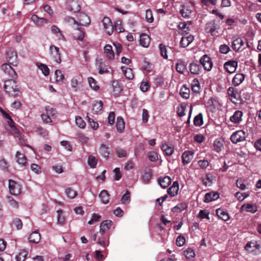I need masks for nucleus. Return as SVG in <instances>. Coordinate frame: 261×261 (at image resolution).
Returning a JSON list of instances; mask_svg holds the SVG:
<instances>
[{
  "instance_id": "nucleus-9",
  "label": "nucleus",
  "mask_w": 261,
  "mask_h": 261,
  "mask_svg": "<svg viewBox=\"0 0 261 261\" xmlns=\"http://www.w3.org/2000/svg\"><path fill=\"white\" fill-rule=\"evenodd\" d=\"M260 246L256 241H251L246 244V250L249 253L257 254L258 252Z\"/></svg>"
},
{
  "instance_id": "nucleus-25",
  "label": "nucleus",
  "mask_w": 261,
  "mask_h": 261,
  "mask_svg": "<svg viewBox=\"0 0 261 261\" xmlns=\"http://www.w3.org/2000/svg\"><path fill=\"white\" fill-rule=\"evenodd\" d=\"M179 190V185L177 181L173 182L171 187H170L168 190V193L171 196L173 197L177 194L178 191Z\"/></svg>"
},
{
  "instance_id": "nucleus-23",
  "label": "nucleus",
  "mask_w": 261,
  "mask_h": 261,
  "mask_svg": "<svg viewBox=\"0 0 261 261\" xmlns=\"http://www.w3.org/2000/svg\"><path fill=\"white\" fill-rule=\"evenodd\" d=\"M112 93L115 96L119 95L122 91V88L117 81H113L112 82Z\"/></svg>"
},
{
  "instance_id": "nucleus-8",
  "label": "nucleus",
  "mask_w": 261,
  "mask_h": 261,
  "mask_svg": "<svg viewBox=\"0 0 261 261\" xmlns=\"http://www.w3.org/2000/svg\"><path fill=\"white\" fill-rule=\"evenodd\" d=\"M2 69L4 72L10 77L13 79L16 78L17 74L15 71L7 63H4L2 65Z\"/></svg>"
},
{
  "instance_id": "nucleus-5",
  "label": "nucleus",
  "mask_w": 261,
  "mask_h": 261,
  "mask_svg": "<svg viewBox=\"0 0 261 261\" xmlns=\"http://www.w3.org/2000/svg\"><path fill=\"white\" fill-rule=\"evenodd\" d=\"M9 188L10 193L12 195H18L21 193L20 186L12 179L9 181Z\"/></svg>"
},
{
  "instance_id": "nucleus-47",
  "label": "nucleus",
  "mask_w": 261,
  "mask_h": 261,
  "mask_svg": "<svg viewBox=\"0 0 261 261\" xmlns=\"http://www.w3.org/2000/svg\"><path fill=\"white\" fill-rule=\"evenodd\" d=\"M184 254L187 259H191L195 256V251L191 248H188L185 250L184 251Z\"/></svg>"
},
{
  "instance_id": "nucleus-36",
  "label": "nucleus",
  "mask_w": 261,
  "mask_h": 261,
  "mask_svg": "<svg viewBox=\"0 0 261 261\" xmlns=\"http://www.w3.org/2000/svg\"><path fill=\"white\" fill-rule=\"evenodd\" d=\"M161 149L168 156H171L174 152V148L171 145L167 144H163Z\"/></svg>"
},
{
  "instance_id": "nucleus-53",
  "label": "nucleus",
  "mask_w": 261,
  "mask_h": 261,
  "mask_svg": "<svg viewBox=\"0 0 261 261\" xmlns=\"http://www.w3.org/2000/svg\"><path fill=\"white\" fill-rule=\"evenodd\" d=\"M88 163L91 168H95L97 163V160L95 156L90 155L88 158Z\"/></svg>"
},
{
  "instance_id": "nucleus-33",
  "label": "nucleus",
  "mask_w": 261,
  "mask_h": 261,
  "mask_svg": "<svg viewBox=\"0 0 261 261\" xmlns=\"http://www.w3.org/2000/svg\"><path fill=\"white\" fill-rule=\"evenodd\" d=\"M243 112L240 111H236L233 115L230 117V120L235 123H239L242 120Z\"/></svg>"
},
{
  "instance_id": "nucleus-41",
  "label": "nucleus",
  "mask_w": 261,
  "mask_h": 261,
  "mask_svg": "<svg viewBox=\"0 0 261 261\" xmlns=\"http://www.w3.org/2000/svg\"><path fill=\"white\" fill-rule=\"evenodd\" d=\"M187 207V204L185 202L180 203L172 208V212L174 213H179L184 211Z\"/></svg>"
},
{
  "instance_id": "nucleus-26",
  "label": "nucleus",
  "mask_w": 261,
  "mask_h": 261,
  "mask_svg": "<svg viewBox=\"0 0 261 261\" xmlns=\"http://www.w3.org/2000/svg\"><path fill=\"white\" fill-rule=\"evenodd\" d=\"M180 13L183 17L188 18L190 17L192 10L190 7L183 5L182 6V9L180 10Z\"/></svg>"
},
{
  "instance_id": "nucleus-29",
  "label": "nucleus",
  "mask_w": 261,
  "mask_h": 261,
  "mask_svg": "<svg viewBox=\"0 0 261 261\" xmlns=\"http://www.w3.org/2000/svg\"><path fill=\"white\" fill-rule=\"evenodd\" d=\"M41 236L37 231L32 232L29 238V240L31 243L37 244L40 242Z\"/></svg>"
},
{
  "instance_id": "nucleus-37",
  "label": "nucleus",
  "mask_w": 261,
  "mask_h": 261,
  "mask_svg": "<svg viewBox=\"0 0 261 261\" xmlns=\"http://www.w3.org/2000/svg\"><path fill=\"white\" fill-rule=\"evenodd\" d=\"M244 79L245 75L243 74H236L233 78L232 83L236 86H238L244 81Z\"/></svg>"
},
{
  "instance_id": "nucleus-19",
  "label": "nucleus",
  "mask_w": 261,
  "mask_h": 261,
  "mask_svg": "<svg viewBox=\"0 0 261 261\" xmlns=\"http://www.w3.org/2000/svg\"><path fill=\"white\" fill-rule=\"evenodd\" d=\"M17 163L21 167L25 166L27 164V159L25 155L19 151H17L15 155Z\"/></svg>"
},
{
  "instance_id": "nucleus-13",
  "label": "nucleus",
  "mask_w": 261,
  "mask_h": 261,
  "mask_svg": "<svg viewBox=\"0 0 261 261\" xmlns=\"http://www.w3.org/2000/svg\"><path fill=\"white\" fill-rule=\"evenodd\" d=\"M67 9L70 12L75 13L80 10L81 6L77 1L71 0L68 2Z\"/></svg>"
},
{
  "instance_id": "nucleus-24",
  "label": "nucleus",
  "mask_w": 261,
  "mask_h": 261,
  "mask_svg": "<svg viewBox=\"0 0 261 261\" xmlns=\"http://www.w3.org/2000/svg\"><path fill=\"white\" fill-rule=\"evenodd\" d=\"M104 53L108 59L110 60L114 59V54L111 45L107 44L104 47Z\"/></svg>"
},
{
  "instance_id": "nucleus-51",
  "label": "nucleus",
  "mask_w": 261,
  "mask_h": 261,
  "mask_svg": "<svg viewBox=\"0 0 261 261\" xmlns=\"http://www.w3.org/2000/svg\"><path fill=\"white\" fill-rule=\"evenodd\" d=\"M28 255V252L25 250H21L15 257L16 261H24Z\"/></svg>"
},
{
  "instance_id": "nucleus-49",
  "label": "nucleus",
  "mask_w": 261,
  "mask_h": 261,
  "mask_svg": "<svg viewBox=\"0 0 261 261\" xmlns=\"http://www.w3.org/2000/svg\"><path fill=\"white\" fill-rule=\"evenodd\" d=\"M66 196L70 199H73L77 195V192L71 188H68L65 190Z\"/></svg>"
},
{
  "instance_id": "nucleus-12",
  "label": "nucleus",
  "mask_w": 261,
  "mask_h": 261,
  "mask_svg": "<svg viewBox=\"0 0 261 261\" xmlns=\"http://www.w3.org/2000/svg\"><path fill=\"white\" fill-rule=\"evenodd\" d=\"M194 157V152L191 150H186L181 155L182 162L184 165L189 164Z\"/></svg>"
},
{
  "instance_id": "nucleus-6",
  "label": "nucleus",
  "mask_w": 261,
  "mask_h": 261,
  "mask_svg": "<svg viewBox=\"0 0 261 261\" xmlns=\"http://www.w3.org/2000/svg\"><path fill=\"white\" fill-rule=\"evenodd\" d=\"M103 29L106 32L111 35L114 31V27L110 18L105 17L102 20Z\"/></svg>"
},
{
  "instance_id": "nucleus-15",
  "label": "nucleus",
  "mask_w": 261,
  "mask_h": 261,
  "mask_svg": "<svg viewBox=\"0 0 261 261\" xmlns=\"http://www.w3.org/2000/svg\"><path fill=\"white\" fill-rule=\"evenodd\" d=\"M243 45L244 41L243 39L240 37H237L233 39L232 47L236 51H241L243 49V48H242Z\"/></svg>"
},
{
  "instance_id": "nucleus-30",
  "label": "nucleus",
  "mask_w": 261,
  "mask_h": 261,
  "mask_svg": "<svg viewBox=\"0 0 261 261\" xmlns=\"http://www.w3.org/2000/svg\"><path fill=\"white\" fill-rule=\"evenodd\" d=\"M99 197L102 203L107 204L109 203L110 200V194L107 190H102L99 194Z\"/></svg>"
},
{
  "instance_id": "nucleus-28",
  "label": "nucleus",
  "mask_w": 261,
  "mask_h": 261,
  "mask_svg": "<svg viewBox=\"0 0 261 261\" xmlns=\"http://www.w3.org/2000/svg\"><path fill=\"white\" fill-rule=\"evenodd\" d=\"M150 43V38L145 34H142L140 37V44L144 47H148Z\"/></svg>"
},
{
  "instance_id": "nucleus-40",
  "label": "nucleus",
  "mask_w": 261,
  "mask_h": 261,
  "mask_svg": "<svg viewBox=\"0 0 261 261\" xmlns=\"http://www.w3.org/2000/svg\"><path fill=\"white\" fill-rule=\"evenodd\" d=\"M125 123L123 118L121 117H117L116 122L117 130L118 132L121 133L124 128Z\"/></svg>"
},
{
  "instance_id": "nucleus-7",
  "label": "nucleus",
  "mask_w": 261,
  "mask_h": 261,
  "mask_svg": "<svg viewBox=\"0 0 261 261\" xmlns=\"http://www.w3.org/2000/svg\"><path fill=\"white\" fill-rule=\"evenodd\" d=\"M230 139L233 143H238L245 140V132L243 130L236 131L232 134Z\"/></svg>"
},
{
  "instance_id": "nucleus-1",
  "label": "nucleus",
  "mask_w": 261,
  "mask_h": 261,
  "mask_svg": "<svg viewBox=\"0 0 261 261\" xmlns=\"http://www.w3.org/2000/svg\"><path fill=\"white\" fill-rule=\"evenodd\" d=\"M4 89L7 93L13 97L17 96L19 93V87L13 79L5 81Z\"/></svg>"
},
{
  "instance_id": "nucleus-2",
  "label": "nucleus",
  "mask_w": 261,
  "mask_h": 261,
  "mask_svg": "<svg viewBox=\"0 0 261 261\" xmlns=\"http://www.w3.org/2000/svg\"><path fill=\"white\" fill-rule=\"evenodd\" d=\"M7 62L13 66H17L18 63L17 53L12 49L8 50L6 53Z\"/></svg>"
},
{
  "instance_id": "nucleus-17",
  "label": "nucleus",
  "mask_w": 261,
  "mask_h": 261,
  "mask_svg": "<svg viewBox=\"0 0 261 261\" xmlns=\"http://www.w3.org/2000/svg\"><path fill=\"white\" fill-rule=\"evenodd\" d=\"M31 20L38 27H41L48 22L47 19L43 17H39L35 14L31 16Z\"/></svg>"
},
{
  "instance_id": "nucleus-31",
  "label": "nucleus",
  "mask_w": 261,
  "mask_h": 261,
  "mask_svg": "<svg viewBox=\"0 0 261 261\" xmlns=\"http://www.w3.org/2000/svg\"><path fill=\"white\" fill-rule=\"evenodd\" d=\"M159 182L161 186L165 189L169 186L171 182V179L168 176H165L164 177H160L159 179Z\"/></svg>"
},
{
  "instance_id": "nucleus-34",
  "label": "nucleus",
  "mask_w": 261,
  "mask_h": 261,
  "mask_svg": "<svg viewBox=\"0 0 261 261\" xmlns=\"http://www.w3.org/2000/svg\"><path fill=\"white\" fill-rule=\"evenodd\" d=\"M102 109V103L101 101H95L92 105V112L94 114H97Z\"/></svg>"
},
{
  "instance_id": "nucleus-21",
  "label": "nucleus",
  "mask_w": 261,
  "mask_h": 261,
  "mask_svg": "<svg viewBox=\"0 0 261 261\" xmlns=\"http://www.w3.org/2000/svg\"><path fill=\"white\" fill-rule=\"evenodd\" d=\"M176 71L180 73H184L187 70L186 63L181 60H179L176 63Z\"/></svg>"
},
{
  "instance_id": "nucleus-57",
  "label": "nucleus",
  "mask_w": 261,
  "mask_h": 261,
  "mask_svg": "<svg viewBox=\"0 0 261 261\" xmlns=\"http://www.w3.org/2000/svg\"><path fill=\"white\" fill-rule=\"evenodd\" d=\"M160 50L161 52V56L164 58V59H167L168 58V55H167V47L165 45L160 44Z\"/></svg>"
},
{
  "instance_id": "nucleus-39",
  "label": "nucleus",
  "mask_w": 261,
  "mask_h": 261,
  "mask_svg": "<svg viewBox=\"0 0 261 261\" xmlns=\"http://www.w3.org/2000/svg\"><path fill=\"white\" fill-rule=\"evenodd\" d=\"M121 69L126 79L128 80H131L133 79L134 74L133 73V70L131 68H126L125 67L122 66L121 67Z\"/></svg>"
},
{
  "instance_id": "nucleus-38",
  "label": "nucleus",
  "mask_w": 261,
  "mask_h": 261,
  "mask_svg": "<svg viewBox=\"0 0 261 261\" xmlns=\"http://www.w3.org/2000/svg\"><path fill=\"white\" fill-rule=\"evenodd\" d=\"M64 21L65 23L73 27L74 29L79 27L78 21L75 20L73 17L70 16H66L64 18Z\"/></svg>"
},
{
  "instance_id": "nucleus-43",
  "label": "nucleus",
  "mask_w": 261,
  "mask_h": 261,
  "mask_svg": "<svg viewBox=\"0 0 261 261\" xmlns=\"http://www.w3.org/2000/svg\"><path fill=\"white\" fill-rule=\"evenodd\" d=\"M191 88L193 92L199 93L200 90L199 82L197 79H194L191 83Z\"/></svg>"
},
{
  "instance_id": "nucleus-11",
  "label": "nucleus",
  "mask_w": 261,
  "mask_h": 261,
  "mask_svg": "<svg viewBox=\"0 0 261 261\" xmlns=\"http://www.w3.org/2000/svg\"><path fill=\"white\" fill-rule=\"evenodd\" d=\"M113 224V222L110 220H106L103 221L100 225L99 233L101 234H103L106 232L108 231Z\"/></svg>"
},
{
  "instance_id": "nucleus-14",
  "label": "nucleus",
  "mask_w": 261,
  "mask_h": 261,
  "mask_svg": "<svg viewBox=\"0 0 261 261\" xmlns=\"http://www.w3.org/2000/svg\"><path fill=\"white\" fill-rule=\"evenodd\" d=\"M237 65L238 63L237 62L234 61H229L224 64V67L227 72L231 73L236 71Z\"/></svg>"
},
{
  "instance_id": "nucleus-3",
  "label": "nucleus",
  "mask_w": 261,
  "mask_h": 261,
  "mask_svg": "<svg viewBox=\"0 0 261 261\" xmlns=\"http://www.w3.org/2000/svg\"><path fill=\"white\" fill-rule=\"evenodd\" d=\"M200 64L202 65L206 71L211 70L213 63L211 58L207 55H203L200 59Z\"/></svg>"
},
{
  "instance_id": "nucleus-50",
  "label": "nucleus",
  "mask_w": 261,
  "mask_h": 261,
  "mask_svg": "<svg viewBox=\"0 0 261 261\" xmlns=\"http://www.w3.org/2000/svg\"><path fill=\"white\" fill-rule=\"evenodd\" d=\"M187 109V106L185 104H181L177 108V114L179 117H182L185 115V111Z\"/></svg>"
},
{
  "instance_id": "nucleus-60",
  "label": "nucleus",
  "mask_w": 261,
  "mask_h": 261,
  "mask_svg": "<svg viewBox=\"0 0 261 261\" xmlns=\"http://www.w3.org/2000/svg\"><path fill=\"white\" fill-rule=\"evenodd\" d=\"M56 82H62L64 78V75L60 70H56L55 73Z\"/></svg>"
},
{
  "instance_id": "nucleus-64",
  "label": "nucleus",
  "mask_w": 261,
  "mask_h": 261,
  "mask_svg": "<svg viewBox=\"0 0 261 261\" xmlns=\"http://www.w3.org/2000/svg\"><path fill=\"white\" fill-rule=\"evenodd\" d=\"M148 157L151 162H156L158 160V154L154 151H150L148 153Z\"/></svg>"
},
{
  "instance_id": "nucleus-45",
  "label": "nucleus",
  "mask_w": 261,
  "mask_h": 261,
  "mask_svg": "<svg viewBox=\"0 0 261 261\" xmlns=\"http://www.w3.org/2000/svg\"><path fill=\"white\" fill-rule=\"evenodd\" d=\"M227 93L229 95L230 99L233 102V99H238L239 95L236 93L234 89L232 87H229L227 90ZM234 102H235L234 101Z\"/></svg>"
},
{
  "instance_id": "nucleus-61",
  "label": "nucleus",
  "mask_w": 261,
  "mask_h": 261,
  "mask_svg": "<svg viewBox=\"0 0 261 261\" xmlns=\"http://www.w3.org/2000/svg\"><path fill=\"white\" fill-rule=\"evenodd\" d=\"M116 153L118 158H121L126 156V151L120 147H117L116 148Z\"/></svg>"
},
{
  "instance_id": "nucleus-22",
  "label": "nucleus",
  "mask_w": 261,
  "mask_h": 261,
  "mask_svg": "<svg viewBox=\"0 0 261 261\" xmlns=\"http://www.w3.org/2000/svg\"><path fill=\"white\" fill-rule=\"evenodd\" d=\"M82 84L81 78L80 76L73 77L71 80V86L74 89V91H77Z\"/></svg>"
},
{
  "instance_id": "nucleus-18",
  "label": "nucleus",
  "mask_w": 261,
  "mask_h": 261,
  "mask_svg": "<svg viewBox=\"0 0 261 261\" xmlns=\"http://www.w3.org/2000/svg\"><path fill=\"white\" fill-rule=\"evenodd\" d=\"M219 194L216 192H211L205 194L204 196V202L209 203L211 201H214L218 199Z\"/></svg>"
},
{
  "instance_id": "nucleus-62",
  "label": "nucleus",
  "mask_w": 261,
  "mask_h": 261,
  "mask_svg": "<svg viewBox=\"0 0 261 261\" xmlns=\"http://www.w3.org/2000/svg\"><path fill=\"white\" fill-rule=\"evenodd\" d=\"M75 123L76 125L81 128H83L85 127L86 123L80 116H76L75 117Z\"/></svg>"
},
{
  "instance_id": "nucleus-55",
  "label": "nucleus",
  "mask_w": 261,
  "mask_h": 261,
  "mask_svg": "<svg viewBox=\"0 0 261 261\" xmlns=\"http://www.w3.org/2000/svg\"><path fill=\"white\" fill-rule=\"evenodd\" d=\"M88 81L90 87L94 90L99 89V86L96 84V81L92 77L88 78Z\"/></svg>"
},
{
  "instance_id": "nucleus-32",
  "label": "nucleus",
  "mask_w": 261,
  "mask_h": 261,
  "mask_svg": "<svg viewBox=\"0 0 261 261\" xmlns=\"http://www.w3.org/2000/svg\"><path fill=\"white\" fill-rule=\"evenodd\" d=\"M216 214L219 218H220L224 221L228 220L230 218L228 214L223 209H217L216 210Z\"/></svg>"
},
{
  "instance_id": "nucleus-59",
  "label": "nucleus",
  "mask_w": 261,
  "mask_h": 261,
  "mask_svg": "<svg viewBox=\"0 0 261 261\" xmlns=\"http://www.w3.org/2000/svg\"><path fill=\"white\" fill-rule=\"evenodd\" d=\"M38 66L45 76H47L49 74V70L46 65L43 64H40V65H38Z\"/></svg>"
},
{
  "instance_id": "nucleus-42",
  "label": "nucleus",
  "mask_w": 261,
  "mask_h": 261,
  "mask_svg": "<svg viewBox=\"0 0 261 261\" xmlns=\"http://www.w3.org/2000/svg\"><path fill=\"white\" fill-rule=\"evenodd\" d=\"M213 175L207 174L204 177L202 178V181L205 186H210L213 183Z\"/></svg>"
},
{
  "instance_id": "nucleus-4",
  "label": "nucleus",
  "mask_w": 261,
  "mask_h": 261,
  "mask_svg": "<svg viewBox=\"0 0 261 261\" xmlns=\"http://www.w3.org/2000/svg\"><path fill=\"white\" fill-rule=\"evenodd\" d=\"M49 53L52 59L54 61L57 63H61V59L59 47L53 45H51L49 47Z\"/></svg>"
},
{
  "instance_id": "nucleus-56",
  "label": "nucleus",
  "mask_w": 261,
  "mask_h": 261,
  "mask_svg": "<svg viewBox=\"0 0 261 261\" xmlns=\"http://www.w3.org/2000/svg\"><path fill=\"white\" fill-rule=\"evenodd\" d=\"M130 192L126 191V193L121 198V202L123 204H128L130 202Z\"/></svg>"
},
{
  "instance_id": "nucleus-20",
  "label": "nucleus",
  "mask_w": 261,
  "mask_h": 261,
  "mask_svg": "<svg viewBox=\"0 0 261 261\" xmlns=\"http://www.w3.org/2000/svg\"><path fill=\"white\" fill-rule=\"evenodd\" d=\"M194 40L193 36L190 35L188 36H183L180 41V45L182 47H187Z\"/></svg>"
},
{
  "instance_id": "nucleus-52",
  "label": "nucleus",
  "mask_w": 261,
  "mask_h": 261,
  "mask_svg": "<svg viewBox=\"0 0 261 261\" xmlns=\"http://www.w3.org/2000/svg\"><path fill=\"white\" fill-rule=\"evenodd\" d=\"M257 211V207L255 204H246V212L255 213Z\"/></svg>"
},
{
  "instance_id": "nucleus-48",
  "label": "nucleus",
  "mask_w": 261,
  "mask_h": 261,
  "mask_svg": "<svg viewBox=\"0 0 261 261\" xmlns=\"http://www.w3.org/2000/svg\"><path fill=\"white\" fill-rule=\"evenodd\" d=\"M190 89L185 86L182 87L180 90L181 96L185 99H188L190 97Z\"/></svg>"
},
{
  "instance_id": "nucleus-10",
  "label": "nucleus",
  "mask_w": 261,
  "mask_h": 261,
  "mask_svg": "<svg viewBox=\"0 0 261 261\" xmlns=\"http://www.w3.org/2000/svg\"><path fill=\"white\" fill-rule=\"evenodd\" d=\"M189 69L191 73L194 75H198L202 71V68L200 63L192 62L190 64Z\"/></svg>"
},
{
  "instance_id": "nucleus-44",
  "label": "nucleus",
  "mask_w": 261,
  "mask_h": 261,
  "mask_svg": "<svg viewBox=\"0 0 261 261\" xmlns=\"http://www.w3.org/2000/svg\"><path fill=\"white\" fill-rule=\"evenodd\" d=\"M110 67L103 63H99L98 66V72L100 74H105L109 72Z\"/></svg>"
},
{
  "instance_id": "nucleus-16",
  "label": "nucleus",
  "mask_w": 261,
  "mask_h": 261,
  "mask_svg": "<svg viewBox=\"0 0 261 261\" xmlns=\"http://www.w3.org/2000/svg\"><path fill=\"white\" fill-rule=\"evenodd\" d=\"M79 27L80 25L87 26L90 23L89 16L85 13H80L78 17Z\"/></svg>"
},
{
  "instance_id": "nucleus-35",
  "label": "nucleus",
  "mask_w": 261,
  "mask_h": 261,
  "mask_svg": "<svg viewBox=\"0 0 261 261\" xmlns=\"http://www.w3.org/2000/svg\"><path fill=\"white\" fill-rule=\"evenodd\" d=\"M76 32L73 33V37L75 40L82 41L84 38L85 34L83 31L80 29V27L74 28Z\"/></svg>"
},
{
  "instance_id": "nucleus-63",
  "label": "nucleus",
  "mask_w": 261,
  "mask_h": 261,
  "mask_svg": "<svg viewBox=\"0 0 261 261\" xmlns=\"http://www.w3.org/2000/svg\"><path fill=\"white\" fill-rule=\"evenodd\" d=\"M35 132L43 137H45L48 135V132L46 129L41 127H38L35 129Z\"/></svg>"
},
{
  "instance_id": "nucleus-54",
  "label": "nucleus",
  "mask_w": 261,
  "mask_h": 261,
  "mask_svg": "<svg viewBox=\"0 0 261 261\" xmlns=\"http://www.w3.org/2000/svg\"><path fill=\"white\" fill-rule=\"evenodd\" d=\"M206 29L212 35H216L218 33L217 28L214 23L213 24H211V23L207 24Z\"/></svg>"
},
{
  "instance_id": "nucleus-58",
  "label": "nucleus",
  "mask_w": 261,
  "mask_h": 261,
  "mask_svg": "<svg viewBox=\"0 0 261 261\" xmlns=\"http://www.w3.org/2000/svg\"><path fill=\"white\" fill-rule=\"evenodd\" d=\"M58 214V223L61 225H63L65 223V217L63 215L62 210H58L57 212Z\"/></svg>"
},
{
  "instance_id": "nucleus-27",
  "label": "nucleus",
  "mask_w": 261,
  "mask_h": 261,
  "mask_svg": "<svg viewBox=\"0 0 261 261\" xmlns=\"http://www.w3.org/2000/svg\"><path fill=\"white\" fill-rule=\"evenodd\" d=\"M109 147L102 143L99 148V152L100 154L106 160H108L109 157L110 152L109 151Z\"/></svg>"
},
{
  "instance_id": "nucleus-46",
  "label": "nucleus",
  "mask_w": 261,
  "mask_h": 261,
  "mask_svg": "<svg viewBox=\"0 0 261 261\" xmlns=\"http://www.w3.org/2000/svg\"><path fill=\"white\" fill-rule=\"evenodd\" d=\"M203 116L202 113L198 114L194 117V124L196 126H200L203 124Z\"/></svg>"
}]
</instances>
